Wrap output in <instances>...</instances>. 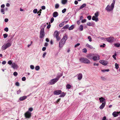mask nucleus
Listing matches in <instances>:
<instances>
[{
  "label": "nucleus",
  "instance_id": "1",
  "mask_svg": "<svg viewBox=\"0 0 120 120\" xmlns=\"http://www.w3.org/2000/svg\"><path fill=\"white\" fill-rule=\"evenodd\" d=\"M79 60L81 63L84 64H89L90 62L88 59L85 58H80L79 59Z\"/></svg>",
  "mask_w": 120,
  "mask_h": 120
},
{
  "label": "nucleus",
  "instance_id": "2",
  "mask_svg": "<svg viewBox=\"0 0 120 120\" xmlns=\"http://www.w3.org/2000/svg\"><path fill=\"white\" fill-rule=\"evenodd\" d=\"M12 44L11 42H8L3 45L1 47V49L5 50L7 48L10 47Z\"/></svg>",
  "mask_w": 120,
  "mask_h": 120
},
{
  "label": "nucleus",
  "instance_id": "3",
  "mask_svg": "<svg viewBox=\"0 0 120 120\" xmlns=\"http://www.w3.org/2000/svg\"><path fill=\"white\" fill-rule=\"evenodd\" d=\"M114 6L111 4L110 6L108 5L105 8V9L108 12H109L113 10Z\"/></svg>",
  "mask_w": 120,
  "mask_h": 120
},
{
  "label": "nucleus",
  "instance_id": "4",
  "mask_svg": "<svg viewBox=\"0 0 120 120\" xmlns=\"http://www.w3.org/2000/svg\"><path fill=\"white\" fill-rule=\"evenodd\" d=\"M59 33L58 31L56 30L54 33V36L55 37L57 41H59L60 39V38L59 36Z\"/></svg>",
  "mask_w": 120,
  "mask_h": 120
},
{
  "label": "nucleus",
  "instance_id": "5",
  "mask_svg": "<svg viewBox=\"0 0 120 120\" xmlns=\"http://www.w3.org/2000/svg\"><path fill=\"white\" fill-rule=\"evenodd\" d=\"M93 57H92V59H93L94 61L96 60H99L100 59V56L98 54H93Z\"/></svg>",
  "mask_w": 120,
  "mask_h": 120
},
{
  "label": "nucleus",
  "instance_id": "6",
  "mask_svg": "<svg viewBox=\"0 0 120 120\" xmlns=\"http://www.w3.org/2000/svg\"><path fill=\"white\" fill-rule=\"evenodd\" d=\"M57 81V80L55 78L51 79L49 82L48 84L50 85H53L56 83Z\"/></svg>",
  "mask_w": 120,
  "mask_h": 120
},
{
  "label": "nucleus",
  "instance_id": "7",
  "mask_svg": "<svg viewBox=\"0 0 120 120\" xmlns=\"http://www.w3.org/2000/svg\"><path fill=\"white\" fill-rule=\"evenodd\" d=\"M45 36V33L44 29V28H42L40 32V38H43Z\"/></svg>",
  "mask_w": 120,
  "mask_h": 120
},
{
  "label": "nucleus",
  "instance_id": "8",
  "mask_svg": "<svg viewBox=\"0 0 120 120\" xmlns=\"http://www.w3.org/2000/svg\"><path fill=\"white\" fill-rule=\"evenodd\" d=\"M31 115L30 112L29 111H27L25 113L24 115L26 118H29L31 117Z\"/></svg>",
  "mask_w": 120,
  "mask_h": 120
},
{
  "label": "nucleus",
  "instance_id": "9",
  "mask_svg": "<svg viewBox=\"0 0 120 120\" xmlns=\"http://www.w3.org/2000/svg\"><path fill=\"white\" fill-rule=\"evenodd\" d=\"M106 39L107 41L110 43L114 41L113 37H112L107 38Z\"/></svg>",
  "mask_w": 120,
  "mask_h": 120
},
{
  "label": "nucleus",
  "instance_id": "10",
  "mask_svg": "<svg viewBox=\"0 0 120 120\" xmlns=\"http://www.w3.org/2000/svg\"><path fill=\"white\" fill-rule=\"evenodd\" d=\"M65 43V41L61 39L59 42V47H62L64 44Z\"/></svg>",
  "mask_w": 120,
  "mask_h": 120
},
{
  "label": "nucleus",
  "instance_id": "11",
  "mask_svg": "<svg viewBox=\"0 0 120 120\" xmlns=\"http://www.w3.org/2000/svg\"><path fill=\"white\" fill-rule=\"evenodd\" d=\"M61 92V90H57L54 91L53 94L55 95H59L60 94Z\"/></svg>",
  "mask_w": 120,
  "mask_h": 120
},
{
  "label": "nucleus",
  "instance_id": "12",
  "mask_svg": "<svg viewBox=\"0 0 120 120\" xmlns=\"http://www.w3.org/2000/svg\"><path fill=\"white\" fill-rule=\"evenodd\" d=\"M11 67L13 68L14 69H17L18 68V66L17 64L15 63H12L11 65Z\"/></svg>",
  "mask_w": 120,
  "mask_h": 120
},
{
  "label": "nucleus",
  "instance_id": "13",
  "mask_svg": "<svg viewBox=\"0 0 120 120\" xmlns=\"http://www.w3.org/2000/svg\"><path fill=\"white\" fill-rule=\"evenodd\" d=\"M99 62L100 63L104 65H106L108 64V62L107 61L103 60L100 61H99Z\"/></svg>",
  "mask_w": 120,
  "mask_h": 120
},
{
  "label": "nucleus",
  "instance_id": "14",
  "mask_svg": "<svg viewBox=\"0 0 120 120\" xmlns=\"http://www.w3.org/2000/svg\"><path fill=\"white\" fill-rule=\"evenodd\" d=\"M120 112H114L112 113V115L114 117H116L118 116V114L120 113Z\"/></svg>",
  "mask_w": 120,
  "mask_h": 120
},
{
  "label": "nucleus",
  "instance_id": "15",
  "mask_svg": "<svg viewBox=\"0 0 120 120\" xmlns=\"http://www.w3.org/2000/svg\"><path fill=\"white\" fill-rule=\"evenodd\" d=\"M78 75V80H80L82 78V75L81 73H79L77 75Z\"/></svg>",
  "mask_w": 120,
  "mask_h": 120
},
{
  "label": "nucleus",
  "instance_id": "16",
  "mask_svg": "<svg viewBox=\"0 0 120 120\" xmlns=\"http://www.w3.org/2000/svg\"><path fill=\"white\" fill-rule=\"evenodd\" d=\"M105 102H104L102 103V104L99 107V108L101 109H103L104 107H105Z\"/></svg>",
  "mask_w": 120,
  "mask_h": 120
},
{
  "label": "nucleus",
  "instance_id": "17",
  "mask_svg": "<svg viewBox=\"0 0 120 120\" xmlns=\"http://www.w3.org/2000/svg\"><path fill=\"white\" fill-rule=\"evenodd\" d=\"M92 19L94 21H95V22H97L98 21L99 19L98 18L93 16L92 18Z\"/></svg>",
  "mask_w": 120,
  "mask_h": 120
},
{
  "label": "nucleus",
  "instance_id": "18",
  "mask_svg": "<svg viewBox=\"0 0 120 120\" xmlns=\"http://www.w3.org/2000/svg\"><path fill=\"white\" fill-rule=\"evenodd\" d=\"M100 102L101 103H103L104 102H105V100L104 98L102 97L100 98H99Z\"/></svg>",
  "mask_w": 120,
  "mask_h": 120
},
{
  "label": "nucleus",
  "instance_id": "19",
  "mask_svg": "<svg viewBox=\"0 0 120 120\" xmlns=\"http://www.w3.org/2000/svg\"><path fill=\"white\" fill-rule=\"evenodd\" d=\"M27 98V96H24L23 97H20L19 99L20 101H22L24 100L25 99Z\"/></svg>",
  "mask_w": 120,
  "mask_h": 120
},
{
  "label": "nucleus",
  "instance_id": "20",
  "mask_svg": "<svg viewBox=\"0 0 120 120\" xmlns=\"http://www.w3.org/2000/svg\"><path fill=\"white\" fill-rule=\"evenodd\" d=\"M58 15V13L56 11L53 14V17H56Z\"/></svg>",
  "mask_w": 120,
  "mask_h": 120
},
{
  "label": "nucleus",
  "instance_id": "21",
  "mask_svg": "<svg viewBox=\"0 0 120 120\" xmlns=\"http://www.w3.org/2000/svg\"><path fill=\"white\" fill-rule=\"evenodd\" d=\"M87 25L89 26H94V24L93 22H88L87 23Z\"/></svg>",
  "mask_w": 120,
  "mask_h": 120
},
{
  "label": "nucleus",
  "instance_id": "22",
  "mask_svg": "<svg viewBox=\"0 0 120 120\" xmlns=\"http://www.w3.org/2000/svg\"><path fill=\"white\" fill-rule=\"evenodd\" d=\"M67 35H65L63 37L62 39L63 40L65 41V42L66 40L67 39Z\"/></svg>",
  "mask_w": 120,
  "mask_h": 120
},
{
  "label": "nucleus",
  "instance_id": "23",
  "mask_svg": "<svg viewBox=\"0 0 120 120\" xmlns=\"http://www.w3.org/2000/svg\"><path fill=\"white\" fill-rule=\"evenodd\" d=\"M86 4H84L81 6L79 8L80 9H81L86 6Z\"/></svg>",
  "mask_w": 120,
  "mask_h": 120
},
{
  "label": "nucleus",
  "instance_id": "24",
  "mask_svg": "<svg viewBox=\"0 0 120 120\" xmlns=\"http://www.w3.org/2000/svg\"><path fill=\"white\" fill-rule=\"evenodd\" d=\"M67 2V0H62L61 3L62 4L64 5Z\"/></svg>",
  "mask_w": 120,
  "mask_h": 120
},
{
  "label": "nucleus",
  "instance_id": "25",
  "mask_svg": "<svg viewBox=\"0 0 120 120\" xmlns=\"http://www.w3.org/2000/svg\"><path fill=\"white\" fill-rule=\"evenodd\" d=\"M86 45L87 47L90 49H93V47L92 46L89 45L88 43L86 44Z\"/></svg>",
  "mask_w": 120,
  "mask_h": 120
},
{
  "label": "nucleus",
  "instance_id": "26",
  "mask_svg": "<svg viewBox=\"0 0 120 120\" xmlns=\"http://www.w3.org/2000/svg\"><path fill=\"white\" fill-rule=\"evenodd\" d=\"M60 95H59V97H64L65 95V94L64 92L61 93Z\"/></svg>",
  "mask_w": 120,
  "mask_h": 120
},
{
  "label": "nucleus",
  "instance_id": "27",
  "mask_svg": "<svg viewBox=\"0 0 120 120\" xmlns=\"http://www.w3.org/2000/svg\"><path fill=\"white\" fill-rule=\"evenodd\" d=\"M115 46L117 47H119L120 46V43H117L114 44Z\"/></svg>",
  "mask_w": 120,
  "mask_h": 120
},
{
  "label": "nucleus",
  "instance_id": "28",
  "mask_svg": "<svg viewBox=\"0 0 120 120\" xmlns=\"http://www.w3.org/2000/svg\"><path fill=\"white\" fill-rule=\"evenodd\" d=\"M83 26L82 25H81L79 27V30L81 31H82L83 30Z\"/></svg>",
  "mask_w": 120,
  "mask_h": 120
},
{
  "label": "nucleus",
  "instance_id": "29",
  "mask_svg": "<svg viewBox=\"0 0 120 120\" xmlns=\"http://www.w3.org/2000/svg\"><path fill=\"white\" fill-rule=\"evenodd\" d=\"M69 25L68 24L66 25L65 26H64L63 28V29H68L69 27Z\"/></svg>",
  "mask_w": 120,
  "mask_h": 120
},
{
  "label": "nucleus",
  "instance_id": "30",
  "mask_svg": "<svg viewBox=\"0 0 120 120\" xmlns=\"http://www.w3.org/2000/svg\"><path fill=\"white\" fill-rule=\"evenodd\" d=\"M74 26L73 25L69 27V28L68 29L69 30H72L74 28Z\"/></svg>",
  "mask_w": 120,
  "mask_h": 120
},
{
  "label": "nucleus",
  "instance_id": "31",
  "mask_svg": "<svg viewBox=\"0 0 120 120\" xmlns=\"http://www.w3.org/2000/svg\"><path fill=\"white\" fill-rule=\"evenodd\" d=\"M66 87L68 89H70L71 87V86L70 84H68L66 85Z\"/></svg>",
  "mask_w": 120,
  "mask_h": 120
},
{
  "label": "nucleus",
  "instance_id": "32",
  "mask_svg": "<svg viewBox=\"0 0 120 120\" xmlns=\"http://www.w3.org/2000/svg\"><path fill=\"white\" fill-rule=\"evenodd\" d=\"M98 13L97 12L96 13H95L94 14V16H93L98 18Z\"/></svg>",
  "mask_w": 120,
  "mask_h": 120
},
{
  "label": "nucleus",
  "instance_id": "33",
  "mask_svg": "<svg viewBox=\"0 0 120 120\" xmlns=\"http://www.w3.org/2000/svg\"><path fill=\"white\" fill-rule=\"evenodd\" d=\"M91 56H93L91 55V54H90L89 56H88V58L90 60L92 59V57Z\"/></svg>",
  "mask_w": 120,
  "mask_h": 120
},
{
  "label": "nucleus",
  "instance_id": "34",
  "mask_svg": "<svg viewBox=\"0 0 120 120\" xmlns=\"http://www.w3.org/2000/svg\"><path fill=\"white\" fill-rule=\"evenodd\" d=\"M39 69L40 67L38 66H37L35 67V69L37 71Z\"/></svg>",
  "mask_w": 120,
  "mask_h": 120
},
{
  "label": "nucleus",
  "instance_id": "35",
  "mask_svg": "<svg viewBox=\"0 0 120 120\" xmlns=\"http://www.w3.org/2000/svg\"><path fill=\"white\" fill-rule=\"evenodd\" d=\"M115 68L116 69H117L119 68V65L118 64H117V63H116L115 64Z\"/></svg>",
  "mask_w": 120,
  "mask_h": 120
},
{
  "label": "nucleus",
  "instance_id": "36",
  "mask_svg": "<svg viewBox=\"0 0 120 120\" xmlns=\"http://www.w3.org/2000/svg\"><path fill=\"white\" fill-rule=\"evenodd\" d=\"M101 71L103 72H105V71L108 72L109 71V69H107L106 70H101Z\"/></svg>",
  "mask_w": 120,
  "mask_h": 120
},
{
  "label": "nucleus",
  "instance_id": "37",
  "mask_svg": "<svg viewBox=\"0 0 120 120\" xmlns=\"http://www.w3.org/2000/svg\"><path fill=\"white\" fill-rule=\"evenodd\" d=\"M116 54L115 53L114 55H112V57L115 60H116Z\"/></svg>",
  "mask_w": 120,
  "mask_h": 120
},
{
  "label": "nucleus",
  "instance_id": "38",
  "mask_svg": "<svg viewBox=\"0 0 120 120\" xmlns=\"http://www.w3.org/2000/svg\"><path fill=\"white\" fill-rule=\"evenodd\" d=\"M59 4H57L55 5V8L56 9H57L59 8Z\"/></svg>",
  "mask_w": 120,
  "mask_h": 120
},
{
  "label": "nucleus",
  "instance_id": "39",
  "mask_svg": "<svg viewBox=\"0 0 120 120\" xmlns=\"http://www.w3.org/2000/svg\"><path fill=\"white\" fill-rule=\"evenodd\" d=\"M64 22H62L59 25V26L60 27H62L64 25Z\"/></svg>",
  "mask_w": 120,
  "mask_h": 120
},
{
  "label": "nucleus",
  "instance_id": "40",
  "mask_svg": "<svg viewBox=\"0 0 120 120\" xmlns=\"http://www.w3.org/2000/svg\"><path fill=\"white\" fill-rule=\"evenodd\" d=\"M38 11V10L37 9H34L33 10V12L35 14Z\"/></svg>",
  "mask_w": 120,
  "mask_h": 120
},
{
  "label": "nucleus",
  "instance_id": "41",
  "mask_svg": "<svg viewBox=\"0 0 120 120\" xmlns=\"http://www.w3.org/2000/svg\"><path fill=\"white\" fill-rule=\"evenodd\" d=\"M3 36L4 37V38H6L8 37V34H3Z\"/></svg>",
  "mask_w": 120,
  "mask_h": 120
},
{
  "label": "nucleus",
  "instance_id": "42",
  "mask_svg": "<svg viewBox=\"0 0 120 120\" xmlns=\"http://www.w3.org/2000/svg\"><path fill=\"white\" fill-rule=\"evenodd\" d=\"M60 76H59L58 75H57V76L56 77V78H55V79L57 80V81H58L60 78Z\"/></svg>",
  "mask_w": 120,
  "mask_h": 120
},
{
  "label": "nucleus",
  "instance_id": "43",
  "mask_svg": "<svg viewBox=\"0 0 120 120\" xmlns=\"http://www.w3.org/2000/svg\"><path fill=\"white\" fill-rule=\"evenodd\" d=\"M116 0H113L112 3V4L111 5L114 6V4L115 3Z\"/></svg>",
  "mask_w": 120,
  "mask_h": 120
},
{
  "label": "nucleus",
  "instance_id": "44",
  "mask_svg": "<svg viewBox=\"0 0 120 120\" xmlns=\"http://www.w3.org/2000/svg\"><path fill=\"white\" fill-rule=\"evenodd\" d=\"M8 63L9 65H10L11 64L12 65V63L11 61V60H10L8 61Z\"/></svg>",
  "mask_w": 120,
  "mask_h": 120
},
{
  "label": "nucleus",
  "instance_id": "45",
  "mask_svg": "<svg viewBox=\"0 0 120 120\" xmlns=\"http://www.w3.org/2000/svg\"><path fill=\"white\" fill-rule=\"evenodd\" d=\"M88 38L89 39V41L91 42L92 41V38H91L90 36H89L88 37Z\"/></svg>",
  "mask_w": 120,
  "mask_h": 120
},
{
  "label": "nucleus",
  "instance_id": "46",
  "mask_svg": "<svg viewBox=\"0 0 120 120\" xmlns=\"http://www.w3.org/2000/svg\"><path fill=\"white\" fill-rule=\"evenodd\" d=\"M30 68L32 70L34 69V65H31L30 66Z\"/></svg>",
  "mask_w": 120,
  "mask_h": 120
},
{
  "label": "nucleus",
  "instance_id": "47",
  "mask_svg": "<svg viewBox=\"0 0 120 120\" xmlns=\"http://www.w3.org/2000/svg\"><path fill=\"white\" fill-rule=\"evenodd\" d=\"M87 18L89 20H90L91 19V16L90 15H88L87 16Z\"/></svg>",
  "mask_w": 120,
  "mask_h": 120
},
{
  "label": "nucleus",
  "instance_id": "48",
  "mask_svg": "<svg viewBox=\"0 0 120 120\" xmlns=\"http://www.w3.org/2000/svg\"><path fill=\"white\" fill-rule=\"evenodd\" d=\"M13 74L14 76H16L18 75V73L16 72H14Z\"/></svg>",
  "mask_w": 120,
  "mask_h": 120
},
{
  "label": "nucleus",
  "instance_id": "49",
  "mask_svg": "<svg viewBox=\"0 0 120 120\" xmlns=\"http://www.w3.org/2000/svg\"><path fill=\"white\" fill-rule=\"evenodd\" d=\"M4 30L6 32H7L8 31V27H6L4 29Z\"/></svg>",
  "mask_w": 120,
  "mask_h": 120
},
{
  "label": "nucleus",
  "instance_id": "50",
  "mask_svg": "<svg viewBox=\"0 0 120 120\" xmlns=\"http://www.w3.org/2000/svg\"><path fill=\"white\" fill-rule=\"evenodd\" d=\"M83 52L84 53H86L87 52V49L86 48L84 49H83Z\"/></svg>",
  "mask_w": 120,
  "mask_h": 120
},
{
  "label": "nucleus",
  "instance_id": "51",
  "mask_svg": "<svg viewBox=\"0 0 120 120\" xmlns=\"http://www.w3.org/2000/svg\"><path fill=\"white\" fill-rule=\"evenodd\" d=\"M21 92V91L19 89L17 92V94H19Z\"/></svg>",
  "mask_w": 120,
  "mask_h": 120
},
{
  "label": "nucleus",
  "instance_id": "52",
  "mask_svg": "<svg viewBox=\"0 0 120 120\" xmlns=\"http://www.w3.org/2000/svg\"><path fill=\"white\" fill-rule=\"evenodd\" d=\"M33 110V109L32 108H30L29 109L28 111L31 112Z\"/></svg>",
  "mask_w": 120,
  "mask_h": 120
},
{
  "label": "nucleus",
  "instance_id": "53",
  "mask_svg": "<svg viewBox=\"0 0 120 120\" xmlns=\"http://www.w3.org/2000/svg\"><path fill=\"white\" fill-rule=\"evenodd\" d=\"M46 54V52H45L42 55V57L43 58H45V56Z\"/></svg>",
  "mask_w": 120,
  "mask_h": 120
},
{
  "label": "nucleus",
  "instance_id": "54",
  "mask_svg": "<svg viewBox=\"0 0 120 120\" xmlns=\"http://www.w3.org/2000/svg\"><path fill=\"white\" fill-rule=\"evenodd\" d=\"M4 9L2 8L1 9V13H3V14H4Z\"/></svg>",
  "mask_w": 120,
  "mask_h": 120
},
{
  "label": "nucleus",
  "instance_id": "55",
  "mask_svg": "<svg viewBox=\"0 0 120 120\" xmlns=\"http://www.w3.org/2000/svg\"><path fill=\"white\" fill-rule=\"evenodd\" d=\"M86 22V19H84L83 20H82L81 21V22L82 23Z\"/></svg>",
  "mask_w": 120,
  "mask_h": 120
},
{
  "label": "nucleus",
  "instance_id": "56",
  "mask_svg": "<svg viewBox=\"0 0 120 120\" xmlns=\"http://www.w3.org/2000/svg\"><path fill=\"white\" fill-rule=\"evenodd\" d=\"M54 20V18L53 17H52L51 19L50 22L51 23H52Z\"/></svg>",
  "mask_w": 120,
  "mask_h": 120
},
{
  "label": "nucleus",
  "instance_id": "57",
  "mask_svg": "<svg viewBox=\"0 0 120 120\" xmlns=\"http://www.w3.org/2000/svg\"><path fill=\"white\" fill-rule=\"evenodd\" d=\"M66 8H64L62 10V12L63 13H64L66 12Z\"/></svg>",
  "mask_w": 120,
  "mask_h": 120
},
{
  "label": "nucleus",
  "instance_id": "58",
  "mask_svg": "<svg viewBox=\"0 0 120 120\" xmlns=\"http://www.w3.org/2000/svg\"><path fill=\"white\" fill-rule=\"evenodd\" d=\"M15 85L16 86H19V83L18 82H17L15 83Z\"/></svg>",
  "mask_w": 120,
  "mask_h": 120
},
{
  "label": "nucleus",
  "instance_id": "59",
  "mask_svg": "<svg viewBox=\"0 0 120 120\" xmlns=\"http://www.w3.org/2000/svg\"><path fill=\"white\" fill-rule=\"evenodd\" d=\"M105 44H103V45H100V47L104 48L105 47Z\"/></svg>",
  "mask_w": 120,
  "mask_h": 120
},
{
  "label": "nucleus",
  "instance_id": "60",
  "mask_svg": "<svg viewBox=\"0 0 120 120\" xmlns=\"http://www.w3.org/2000/svg\"><path fill=\"white\" fill-rule=\"evenodd\" d=\"M22 80L23 81H25L26 80V78L25 77H24L22 78Z\"/></svg>",
  "mask_w": 120,
  "mask_h": 120
},
{
  "label": "nucleus",
  "instance_id": "61",
  "mask_svg": "<svg viewBox=\"0 0 120 120\" xmlns=\"http://www.w3.org/2000/svg\"><path fill=\"white\" fill-rule=\"evenodd\" d=\"M80 45L79 43H77V44H76L75 46V47L76 48L78 46H79Z\"/></svg>",
  "mask_w": 120,
  "mask_h": 120
},
{
  "label": "nucleus",
  "instance_id": "62",
  "mask_svg": "<svg viewBox=\"0 0 120 120\" xmlns=\"http://www.w3.org/2000/svg\"><path fill=\"white\" fill-rule=\"evenodd\" d=\"M101 78L102 80H106V79L105 78L103 77H101Z\"/></svg>",
  "mask_w": 120,
  "mask_h": 120
},
{
  "label": "nucleus",
  "instance_id": "63",
  "mask_svg": "<svg viewBox=\"0 0 120 120\" xmlns=\"http://www.w3.org/2000/svg\"><path fill=\"white\" fill-rule=\"evenodd\" d=\"M6 63V62L5 61H3L2 62V64L3 65L5 64Z\"/></svg>",
  "mask_w": 120,
  "mask_h": 120
},
{
  "label": "nucleus",
  "instance_id": "64",
  "mask_svg": "<svg viewBox=\"0 0 120 120\" xmlns=\"http://www.w3.org/2000/svg\"><path fill=\"white\" fill-rule=\"evenodd\" d=\"M106 120V116H105L103 117V118L102 120Z\"/></svg>",
  "mask_w": 120,
  "mask_h": 120
}]
</instances>
